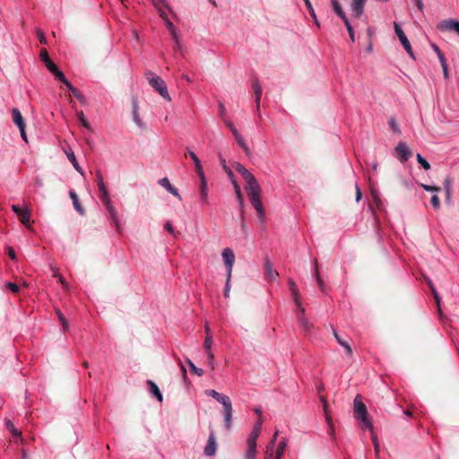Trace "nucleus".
<instances>
[{"label": "nucleus", "instance_id": "nucleus-1", "mask_svg": "<svg viewBox=\"0 0 459 459\" xmlns=\"http://www.w3.org/2000/svg\"><path fill=\"white\" fill-rule=\"evenodd\" d=\"M247 183V191L249 200L257 212L258 217L261 221H264V209L260 200V186L254 177L247 169L245 171V174H240Z\"/></svg>", "mask_w": 459, "mask_h": 459}, {"label": "nucleus", "instance_id": "nucleus-2", "mask_svg": "<svg viewBox=\"0 0 459 459\" xmlns=\"http://www.w3.org/2000/svg\"><path fill=\"white\" fill-rule=\"evenodd\" d=\"M289 296L292 300V310L297 317L299 325L306 331L311 329L312 325L305 316V307L295 283L289 279Z\"/></svg>", "mask_w": 459, "mask_h": 459}, {"label": "nucleus", "instance_id": "nucleus-3", "mask_svg": "<svg viewBox=\"0 0 459 459\" xmlns=\"http://www.w3.org/2000/svg\"><path fill=\"white\" fill-rule=\"evenodd\" d=\"M205 394L222 404L226 428L230 429L232 419V404L230 397L213 389L206 390Z\"/></svg>", "mask_w": 459, "mask_h": 459}, {"label": "nucleus", "instance_id": "nucleus-4", "mask_svg": "<svg viewBox=\"0 0 459 459\" xmlns=\"http://www.w3.org/2000/svg\"><path fill=\"white\" fill-rule=\"evenodd\" d=\"M149 84L159 92V94L165 100L170 101L171 98L169 94L167 85L162 78L156 75L154 73L149 71L145 74Z\"/></svg>", "mask_w": 459, "mask_h": 459}, {"label": "nucleus", "instance_id": "nucleus-5", "mask_svg": "<svg viewBox=\"0 0 459 459\" xmlns=\"http://www.w3.org/2000/svg\"><path fill=\"white\" fill-rule=\"evenodd\" d=\"M354 413L358 420H360L365 428L372 431V422L368 418V411L365 404L361 402L359 396L354 399Z\"/></svg>", "mask_w": 459, "mask_h": 459}, {"label": "nucleus", "instance_id": "nucleus-6", "mask_svg": "<svg viewBox=\"0 0 459 459\" xmlns=\"http://www.w3.org/2000/svg\"><path fill=\"white\" fill-rule=\"evenodd\" d=\"M274 441L275 437L267 445L264 459H281V456L283 455L285 449V441H281L275 451Z\"/></svg>", "mask_w": 459, "mask_h": 459}, {"label": "nucleus", "instance_id": "nucleus-7", "mask_svg": "<svg viewBox=\"0 0 459 459\" xmlns=\"http://www.w3.org/2000/svg\"><path fill=\"white\" fill-rule=\"evenodd\" d=\"M394 29L396 36L398 37L402 46L403 47L404 50L409 54L410 56L414 58L413 51L411 48V46L410 44L409 39H407L405 33L402 30L401 26L397 22H394Z\"/></svg>", "mask_w": 459, "mask_h": 459}, {"label": "nucleus", "instance_id": "nucleus-8", "mask_svg": "<svg viewBox=\"0 0 459 459\" xmlns=\"http://www.w3.org/2000/svg\"><path fill=\"white\" fill-rule=\"evenodd\" d=\"M12 118H13V122L18 126L22 139L25 142H28L26 132H25V123H24L22 115L18 108H13Z\"/></svg>", "mask_w": 459, "mask_h": 459}, {"label": "nucleus", "instance_id": "nucleus-9", "mask_svg": "<svg viewBox=\"0 0 459 459\" xmlns=\"http://www.w3.org/2000/svg\"><path fill=\"white\" fill-rule=\"evenodd\" d=\"M221 255L227 269V274H229V277H231L232 269L235 263V255L233 251L229 247L224 248Z\"/></svg>", "mask_w": 459, "mask_h": 459}, {"label": "nucleus", "instance_id": "nucleus-10", "mask_svg": "<svg viewBox=\"0 0 459 459\" xmlns=\"http://www.w3.org/2000/svg\"><path fill=\"white\" fill-rule=\"evenodd\" d=\"M12 210L17 214L20 221L29 227L30 220V212L28 208L21 209L18 205L13 204L12 206Z\"/></svg>", "mask_w": 459, "mask_h": 459}, {"label": "nucleus", "instance_id": "nucleus-11", "mask_svg": "<svg viewBox=\"0 0 459 459\" xmlns=\"http://www.w3.org/2000/svg\"><path fill=\"white\" fill-rule=\"evenodd\" d=\"M395 151L399 153L402 162L407 161L411 156V152L405 143H399L395 147Z\"/></svg>", "mask_w": 459, "mask_h": 459}, {"label": "nucleus", "instance_id": "nucleus-12", "mask_svg": "<svg viewBox=\"0 0 459 459\" xmlns=\"http://www.w3.org/2000/svg\"><path fill=\"white\" fill-rule=\"evenodd\" d=\"M216 448H217V445H216L215 436L212 432L209 436L207 444L204 447V454L208 456H212L215 454Z\"/></svg>", "mask_w": 459, "mask_h": 459}, {"label": "nucleus", "instance_id": "nucleus-13", "mask_svg": "<svg viewBox=\"0 0 459 459\" xmlns=\"http://www.w3.org/2000/svg\"><path fill=\"white\" fill-rule=\"evenodd\" d=\"M252 89H253V91H254V95H255V104H256V110L257 112H259V108H260V100H261V97H262V87L259 83V81L258 79H255L252 82Z\"/></svg>", "mask_w": 459, "mask_h": 459}, {"label": "nucleus", "instance_id": "nucleus-14", "mask_svg": "<svg viewBox=\"0 0 459 459\" xmlns=\"http://www.w3.org/2000/svg\"><path fill=\"white\" fill-rule=\"evenodd\" d=\"M440 30H455L459 35V22L455 20H445L439 24Z\"/></svg>", "mask_w": 459, "mask_h": 459}, {"label": "nucleus", "instance_id": "nucleus-15", "mask_svg": "<svg viewBox=\"0 0 459 459\" xmlns=\"http://www.w3.org/2000/svg\"><path fill=\"white\" fill-rule=\"evenodd\" d=\"M278 273L273 269L272 264L268 259L264 261V277L267 281H273L278 276Z\"/></svg>", "mask_w": 459, "mask_h": 459}, {"label": "nucleus", "instance_id": "nucleus-16", "mask_svg": "<svg viewBox=\"0 0 459 459\" xmlns=\"http://www.w3.org/2000/svg\"><path fill=\"white\" fill-rule=\"evenodd\" d=\"M159 184L166 188L171 195L181 200V196L176 187H174L167 178H163L159 180Z\"/></svg>", "mask_w": 459, "mask_h": 459}, {"label": "nucleus", "instance_id": "nucleus-17", "mask_svg": "<svg viewBox=\"0 0 459 459\" xmlns=\"http://www.w3.org/2000/svg\"><path fill=\"white\" fill-rule=\"evenodd\" d=\"M200 178V199L203 204L208 203V188L205 175Z\"/></svg>", "mask_w": 459, "mask_h": 459}, {"label": "nucleus", "instance_id": "nucleus-18", "mask_svg": "<svg viewBox=\"0 0 459 459\" xmlns=\"http://www.w3.org/2000/svg\"><path fill=\"white\" fill-rule=\"evenodd\" d=\"M366 1L367 0H353L351 4V11L356 18L360 17L362 14Z\"/></svg>", "mask_w": 459, "mask_h": 459}, {"label": "nucleus", "instance_id": "nucleus-19", "mask_svg": "<svg viewBox=\"0 0 459 459\" xmlns=\"http://www.w3.org/2000/svg\"><path fill=\"white\" fill-rule=\"evenodd\" d=\"M69 195H70V198L73 201V204H74V207L76 210V212L79 214H81V215H84L85 214V209L80 204L79 198H78V195H76V193L74 190H70L69 191Z\"/></svg>", "mask_w": 459, "mask_h": 459}, {"label": "nucleus", "instance_id": "nucleus-20", "mask_svg": "<svg viewBox=\"0 0 459 459\" xmlns=\"http://www.w3.org/2000/svg\"><path fill=\"white\" fill-rule=\"evenodd\" d=\"M188 154H189V157L192 159V160L195 163V171H196L198 177L203 178V176L204 175V172L200 160L198 159V157L196 156V154L194 152H191L188 150Z\"/></svg>", "mask_w": 459, "mask_h": 459}, {"label": "nucleus", "instance_id": "nucleus-21", "mask_svg": "<svg viewBox=\"0 0 459 459\" xmlns=\"http://www.w3.org/2000/svg\"><path fill=\"white\" fill-rule=\"evenodd\" d=\"M109 218L114 221L117 231L121 230V225L118 220L117 212L116 208L112 205L108 208H107Z\"/></svg>", "mask_w": 459, "mask_h": 459}, {"label": "nucleus", "instance_id": "nucleus-22", "mask_svg": "<svg viewBox=\"0 0 459 459\" xmlns=\"http://www.w3.org/2000/svg\"><path fill=\"white\" fill-rule=\"evenodd\" d=\"M147 385H149L150 392L152 394H153V395H155L157 400L159 402H162L163 397H162V394H161L158 385L153 381H152V380H148L147 381Z\"/></svg>", "mask_w": 459, "mask_h": 459}, {"label": "nucleus", "instance_id": "nucleus-23", "mask_svg": "<svg viewBox=\"0 0 459 459\" xmlns=\"http://www.w3.org/2000/svg\"><path fill=\"white\" fill-rule=\"evenodd\" d=\"M333 335H334L336 341L338 342V343L344 348L346 354L347 355H351L352 354V350H351V347L350 346V344L346 341L342 340L338 335V333H337L335 329H333Z\"/></svg>", "mask_w": 459, "mask_h": 459}, {"label": "nucleus", "instance_id": "nucleus-24", "mask_svg": "<svg viewBox=\"0 0 459 459\" xmlns=\"http://www.w3.org/2000/svg\"><path fill=\"white\" fill-rule=\"evenodd\" d=\"M332 6L333 8V11L343 21L344 19H347L345 13L343 12L341 4H339L338 0H332Z\"/></svg>", "mask_w": 459, "mask_h": 459}, {"label": "nucleus", "instance_id": "nucleus-25", "mask_svg": "<svg viewBox=\"0 0 459 459\" xmlns=\"http://www.w3.org/2000/svg\"><path fill=\"white\" fill-rule=\"evenodd\" d=\"M65 153H66L67 159L71 161V163L73 164V166L76 169V171L82 174V169L81 166L79 165L74 153L72 151L65 152Z\"/></svg>", "mask_w": 459, "mask_h": 459}, {"label": "nucleus", "instance_id": "nucleus-26", "mask_svg": "<svg viewBox=\"0 0 459 459\" xmlns=\"http://www.w3.org/2000/svg\"><path fill=\"white\" fill-rule=\"evenodd\" d=\"M68 90L70 91V92L82 104H85L86 103V99L85 97L79 91L78 89H76L75 87H74L72 84H70L69 86H67Z\"/></svg>", "mask_w": 459, "mask_h": 459}, {"label": "nucleus", "instance_id": "nucleus-27", "mask_svg": "<svg viewBox=\"0 0 459 459\" xmlns=\"http://www.w3.org/2000/svg\"><path fill=\"white\" fill-rule=\"evenodd\" d=\"M320 399H321V401L323 403L324 410H325V412L326 421H327V423L329 425V428H330V434L333 435V421H332L330 416L327 413V401H326L325 397H324V396H321Z\"/></svg>", "mask_w": 459, "mask_h": 459}, {"label": "nucleus", "instance_id": "nucleus-28", "mask_svg": "<svg viewBox=\"0 0 459 459\" xmlns=\"http://www.w3.org/2000/svg\"><path fill=\"white\" fill-rule=\"evenodd\" d=\"M232 185L234 186V190H235V194H236L237 199H238L240 206H243V203H244L243 195H242V193H241V190H240V186L237 183L236 179H232Z\"/></svg>", "mask_w": 459, "mask_h": 459}, {"label": "nucleus", "instance_id": "nucleus-29", "mask_svg": "<svg viewBox=\"0 0 459 459\" xmlns=\"http://www.w3.org/2000/svg\"><path fill=\"white\" fill-rule=\"evenodd\" d=\"M133 118L135 124L140 125L139 106L136 100H133Z\"/></svg>", "mask_w": 459, "mask_h": 459}, {"label": "nucleus", "instance_id": "nucleus-30", "mask_svg": "<svg viewBox=\"0 0 459 459\" xmlns=\"http://www.w3.org/2000/svg\"><path fill=\"white\" fill-rule=\"evenodd\" d=\"M56 313L58 316V319L63 326L64 331H67L69 329V324L63 313L59 308H56Z\"/></svg>", "mask_w": 459, "mask_h": 459}, {"label": "nucleus", "instance_id": "nucleus-31", "mask_svg": "<svg viewBox=\"0 0 459 459\" xmlns=\"http://www.w3.org/2000/svg\"><path fill=\"white\" fill-rule=\"evenodd\" d=\"M186 363L189 366L190 371L194 374H196L197 376L201 377L204 375V370L202 368H199L195 367V365L189 359H186Z\"/></svg>", "mask_w": 459, "mask_h": 459}, {"label": "nucleus", "instance_id": "nucleus-32", "mask_svg": "<svg viewBox=\"0 0 459 459\" xmlns=\"http://www.w3.org/2000/svg\"><path fill=\"white\" fill-rule=\"evenodd\" d=\"M6 428L12 432L13 437H20L22 436V432L14 428L11 420L6 421Z\"/></svg>", "mask_w": 459, "mask_h": 459}, {"label": "nucleus", "instance_id": "nucleus-33", "mask_svg": "<svg viewBox=\"0 0 459 459\" xmlns=\"http://www.w3.org/2000/svg\"><path fill=\"white\" fill-rule=\"evenodd\" d=\"M76 116H77V118L78 120L81 122L82 126L90 129L91 126H90V123L88 122V120L86 119L84 114L82 111H77L76 112Z\"/></svg>", "mask_w": 459, "mask_h": 459}, {"label": "nucleus", "instance_id": "nucleus-34", "mask_svg": "<svg viewBox=\"0 0 459 459\" xmlns=\"http://www.w3.org/2000/svg\"><path fill=\"white\" fill-rule=\"evenodd\" d=\"M416 158H417V161L420 164V166L425 170H429L430 169V164L429 163V161L424 157H422L420 153L417 154Z\"/></svg>", "mask_w": 459, "mask_h": 459}, {"label": "nucleus", "instance_id": "nucleus-35", "mask_svg": "<svg viewBox=\"0 0 459 459\" xmlns=\"http://www.w3.org/2000/svg\"><path fill=\"white\" fill-rule=\"evenodd\" d=\"M53 74L56 76V79L60 80L66 87L71 84L70 82L65 78L63 72H61L59 69Z\"/></svg>", "mask_w": 459, "mask_h": 459}, {"label": "nucleus", "instance_id": "nucleus-36", "mask_svg": "<svg viewBox=\"0 0 459 459\" xmlns=\"http://www.w3.org/2000/svg\"><path fill=\"white\" fill-rule=\"evenodd\" d=\"M238 145L243 149L246 154H249V148L247 146L243 137L241 135H237L235 138Z\"/></svg>", "mask_w": 459, "mask_h": 459}, {"label": "nucleus", "instance_id": "nucleus-37", "mask_svg": "<svg viewBox=\"0 0 459 459\" xmlns=\"http://www.w3.org/2000/svg\"><path fill=\"white\" fill-rule=\"evenodd\" d=\"M247 457L248 459H254L256 453V444H254V446H252V444H247Z\"/></svg>", "mask_w": 459, "mask_h": 459}, {"label": "nucleus", "instance_id": "nucleus-38", "mask_svg": "<svg viewBox=\"0 0 459 459\" xmlns=\"http://www.w3.org/2000/svg\"><path fill=\"white\" fill-rule=\"evenodd\" d=\"M212 336L211 334H207L204 342V350L206 351V353L209 351H212Z\"/></svg>", "mask_w": 459, "mask_h": 459}, {"label": "nucleus", "instance_id": "nucleus-39", "mask_svg": "<svg viewBox=\"0 0 459 459\" xmlns=\"http://www.w3.org/2000/svg\"><path fill=\"white\" fill-rule=\"evenodd\" d=\"M259 435H260L259 431L253 429L248 439H247V444H252V446H254V444H256V439L258 438Z\"/></svg>", "mask_w": 459, "mask_h": 459}, {"label": "nucleus", "instance_id": "nucleus-40", "mask_svg": "<svg viewBox=\"0 0 459 459\" xmlns=\"http://www.w3.org/2000/svg\"><path fill=\"white\" fill-rule=\"evenodd\" d=\"M96 177H97V184H98V187H99V190H103L106 188L105 186V184L103 182V177H102V174L98 171L97 174H96Z\"/></svg>", "mask_w": 459, "mask_h": 459}, {"label": "nucleus", "instance_id": "nucleus-41", "mask_svg": "<svg viewBox=\"0 0 459 459\" xmlns=\"http://www.w3.org/2000/svg\"><path fill=\"white\" fill-rule=\"evenodd\" d=\"M420 186H421L425 191H428V192H435V193H437V192H439V191H440V187L436 186H429V185H426V184L421 183V184H420Z\"/></svg>", "mask_w": 459, "mask_h": 459}, {"label": "nucleus", "instance_id": "nucleus-42", "mask_svg": "<svg viewBox=\"0 0 459 459\" xmlns=\"http://www.w3.org/2000/svg\"><path fill=\"white\" fill-rule=\"evenodd\" d=\"M39 57L44 64L51 60L46 48H41Z\"/></svg>", "mask_w": 459, "mask_h": 459}, {"label": "nucleus", "instance_id": "nucleus-43", "mask_svg": "<svg viewBox=\"0 0 459 459\" xmlns=\"http://www.w3.org/2000/svg\"><path fill=\"white\" fill-rule=\"evenodd\" d=\"M45 65L52 74L58 70V67L52 60H49L47 63H45Z\"/></svg>", "mask_w": 459, "mask_h": 459}, {"label": "nucleus", "instance_id": "nucleus-44", "mask_svg": "<svg viewBox=\"0 0 459 459\" xmlns=\"http://www.w3.org/2000/svg\"><path fill=\"white\" fill-rule=\"evenodd\" d=\"M230 279H231V277H229V274H227V280H226V284H225V288H224V297L225 298H229L230 297Z\"/></svg>", "mask_w": 459, "mask_h": 459}, {"label": "nucleus", "instance_id": "nucleus-45", "mask_svg": "<svg viewBox=\"0 0 459 459\" xmlns=\"http://www.w3.org/2000/svg\"><path fill=\"white\" fill-rule=\"evenodd\" d=\"M6 288L9 289L13 293H18L20 290L19 285L13 282H7L5 284Z\"/></svg>", "mask_w": 459, "mask_h": 459}, {"label": "nucleus", "instance_id": "nucleus-46", "mask_svg": "<svg viewBox=\"0 0 459 459\" xmlns=\"http://www.w3.org/2000/svg\"><path fill=\"white\" fill-rule=\"evenodd\" d=\"M451 182L448 178H446L445 180V183H444V187H445V190H446V198L449 199L450 196H451Z\"/></svg>", "mask_w": 459, "mask_h": 459}, {"label": "nucleus", "instance_id": "nucleus-47", "mask_svg": "<svg viewBox=\"0 0 459 459\" xmlns=\"http://www.w3.org/2000/svg\"><path fill=\"white\" fill-rule=\"evenodd\" d=\"M36 33H37V37H38L39 42L41 44H47V39H46L44 33L42 32V30H40L39 29H37Z\"/></svg>", "mask_w": 459, "mask_h": 459}, {"label": "nucleus", "instance_id": "nucleus-48", "mask_svg": "<svg viewBox=\"0 0 459 459\" xmlns=\"http://www.w3.org/2000/svg\"><path fill=\"white\" fill-rule=\"evenodd\" d=\"M431 204L434 207V209H438L440 207V201L437 195H434L431 197Z\"/></svg>", "mask_w": 459, "mask_h": 459}, {"label": "nucleus", "instance_id": "nucleus-49", "mask_svg": "<svg viewBox=\"0 0 459 459\" xmlns=\"http://www.w3.org/2000/svg\"><path fill=\"white\" fill-rule=\"evenodd\" d=\"M207 357H208V365L210 366V368L212 369H214V355H213L212 351L207 352Z\"/></svg>", "mask_w": 459, "mask_h": 459}, {"label": "nucleus", "instance_id": "nucleus-50", "mask_svg": "<svg viewBox=\"0 0 459 459\" xmlns=\"http://www.w3.org/2000/svg\"><path fill=\"white\" fill-rule=\"evenodd\" d=\"M170 34H171V37L176 44L175 48H179V47H180L179 46V36H178V32L175 30L172 32H170Z\"/></svg>", "mask_w": 459, "mask_h": 459}, {"label": "nucleus", "instance_id": "nucleus-51", "mask_svg": "<svg viewBox=\"0 0 459 459\" xmlns=\"http://www.w3.org/2000/svg\"><path fill=\"white\" fill-rule=\"evenodd\" d=\"M234 169L239 174H245V171L247 170V169L242 164H240L238 162L234 164Z\"/></svg>", "mask_w": 459, "mask_h": 459}, {"label": "nucleus", "instance_id": "nucleus-52", "mask_svg": "<svg viewBox=\"0 0 459 459\" xmlns=\"http://www.w3.org/2000/svg\"><path fill=\"white\" fill-rule=\"evenodd\" d=\"M433 296H434V299H435V301H436V304L437 306V308H438V311L440 312V297L437 293V291L436 290V289H433V291H431Z\"/></svg>", "mask_w": 459, "mask_h": 459}, {"label": "nucleus", "instance_id": "nucleus-53", "mask_svg": "<svg viewBox=\"0 0 459 459\" xmlns=\"http://www.w3.org/2000/svg\"><path fill=\"white\" fill-rule=\"evenodd\" d=\"M153 5L156 8H160V6L168 7V4H166V0H152Z\"/></svg>", "mask_w": 459, "mask_h": 459}, {"label": "nucleus", "instance_id": "nucleus-54", "mask_svg": "<svg viewBox=\"0 0 459 459\" xmlns=\"http://www.w3.org/2000/svg\"><path fill=\"white\" fill-rule=\"evenodd\" d=\"M389 125L394 133H400L398 125L396 124L394 118H391L389 120Z\"/></svg>", "mask_w": 459, "mask_h": 459}, {"label": "nucleus", "instance_id": "nucleus-55", "mask_svg": "<svg viewBox=\"0 0 459 459\" xmlns=\"http://www.w3.org/2000/svg\"><path fill=\"white\" fill-rule=\"evenodd\" d=\"M219 109H220V116H221V117L223 120L226 119V108H225V106L222 103H220Z\"/></svg>", "mask_w": 459, "mask_h": 459}, {"label": "nucleus", "instance_id": "nucleus-56", "mask_svg": "<svg viewBox=\"0 0 459 459\" xmlns=\"http://www.w3.org/2000/svg\"><path fill=\"white\" fill-rule=\"evenodd\" d=\"M263 423V418H258V420L255 423L253 429L261 432Z\"/></svg>", "mask_w": 459, "mask_h": 459}, {"label": "nucleus", "instance_id": "nucleus-57", "mask_svg": "<svg viewBox=\"0 0 459 459\" xmlns=\"http://www.w3.org/2000/svg\"><path fill=\"white\" fill-rule=\"evenodd\" d=\"M370 432H371L372 440H373V443H374L375 451L377 454L378 450H379V445L377 443V437L375 436L374 431L372 430Z\"/></svg>", "mask_w": 459, "mask_h": 459}, {"label": "nucleus", "instance_id": "nucleus-58", "mask_svg": "<svg viewBox=\"0 0 459 459\" xmlns=\"http://www.w3.org/2000/svg\"><path fill=\"white\" fill-rule=\"evenodd\" d=\"M342 22H344V24H345L349 33L354 32V30H353V28H352V26H351V22H350L348 18L344 19Z\"/></svg>", "mask_w": 459, "mask_h": 459}, {"label": "nucleus", "instance_id": "nucleus-59", "mask_svg": "<svg viewBox=\"0 0 459 459\" xmlns=\"http://www.w3.org/2000/svg\"><path fill=\"white\" fill-rule=\"evenodd\" d=\"M355 188H356V201L359 202L362 198V193H361L360 188L359 187L358 184H356Z\"/></svg>", "mask_w": 459, "mask_h": 459}, {"label": "nucleus", "instance_id": "nucleus-60", "mask_svg": "<svg viewBox=\"0 0 459 459\" xmlns=\"http://www.w3.org/2000/svg\"><path fill=\"white\" fill-rule=\"evenodd\" d=\"M7 252H8V255L9 257L12 259V260H15L16 259V255H15V252L13 250V247H7Z\"/></svg>", "mask_w": 459, "mask_h": 459}, {"label": "nucleus", "instance_id": "nucleus-61", "mask_svg": "<svg viewBox=\"0 0 459 459\" xmlns=\"http://www.w3.org/2000/svg\"><path fill=\"white\" fill-rule=\"evenodd\" d=\"M437 56L440 61L441 66L447 65L446 57L442 52L437 54Z\"/></svg>", "mask_w": 459, "mask_h": 459}, {"label": "nucleus", "instance_id": "nucleus-62", "mask_svg": "<svg viewBox=\"0 0 459 459\" xmlns=\"http://www.w3.org/2000/svg\"><path fill=\"white\" fill-rule=\"evenodd\" d=\"M164 228L166 230H168L170 234H174V229H173V226L171 224V222L169 221H167L164 225Z\"/></svg>", "mask_w": 459, "mask_h": 459}, {"label": "nucleus", "instance_id": "nucleus-63", "mask_svg": "<svg viewBox=\"0 0 459 459\" xmlns=\"http://www.w3.org/2000/svg\"><path fill=\"white\" fill-rule=\"evenodd\" d=\"M162 6H160V8H157L160 13V16L164 20H169L167 13L161 9Z\"/></svg>", "mask_w": 459, "mask_h": 459}, {"label": "nucleus", "instance_id": "nucleus-64", "mask_svg": "<svg viewBox=\"0 0 459 459\" xmlns=\"http://www.w3.org/2000/svg\"><path fill=\"white\" fill-rule=\"evenodd\" d=\"M165 22H166L167 28L169 29V30L170 32H172L173 30H176V29H175V26H174V25H173V23L169 21V20H167V21H165Z\"/></svg>", "mask_w": 459, "mask_h": 459}]
</instances>
